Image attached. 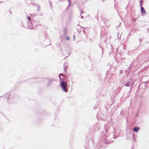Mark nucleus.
<instances>
[{"instance_id":"6e6552de","label":"nucleus","mask_w":149,"mask_h":149,"mask_svg":"<svg viewBox=\"0 0 149 149\" xmlns=\"http://www.w3.org/2000/svg\"><path fill=\"white\" fill-rule=\"evenodd\" d=\"M125 85L127 86H129V84H127L126 85Z\"/></svg>"},{"instance_id":"7ed1b4c3","label":"nucleus","mask_w":149,"mask_h":149,"mask_svg":"<svg viewBox=\"0 0 149 149\" xmlns=\"http://www.w3.org/2000/svg\"><path fill=\"white\" fill-rule=\"evenodd\" d=\"M141 12L142 13H145V11L143 8L142 7H141Z\"/></svg>"},{"instance_id":"423d86ee","label":"nucleus","mask_w":149,"mask_h":149,"mask_svg":"<svg viewBox=\"0 0 149 149\" xmlns=\"http://www.w3.org/2000/svg\"><path fill=\"white\" fill-rule=\"evenodd\" d=\"M61 75H62V76H63V74H59V78H60V79H61V77H60V76Z\"/></svg>"},{"instance_id":"39448f33","label":"nucleus","mask_w":149,"mask_h":149,"mask_svg":"<svg viewBox=\"0 0 149 149\" xmlns=\"http://www.w3.org/2000/svg\"><path fill=\"white\" fill-rule=\"evenodd\" d=\"M28 19L30 21L31 20V18L30 17H27Z\"/></svg>"},{"instance_id":"0eeeda50","label":"nucleus","mask_w":149,"mask_h":149,"mask_svg":"<svg viewBox=\"0 0 149 149\" xmlns=\"http://www.w3.org/2000/svg\"><path fill=\"white\" fill-rule=\"evenodd\" d=\"M66 39L67 40H69V38L68 37H67L66 38Z\"/></svg>"},{"instance_id":"f257e3e1","label":"nucleus","mask_w":149,"mask_h":149,"mask_svg":"<svg viewBox=\"0 0 149 149\" xmlns=\"http://www.w3.org/2000/svg\"><path fill=\"white\" fill-rule=\"evenodd\" d=\"M60 85L63 91L64 92L67 93V83L62 81L61 82Z\"/></svg>"},{"instance_id":"20e7f679","label":"nucleus","mask_w":149,"mask_h":149,"mask_svg":"<svg viewBox=\"0 0 149 149\" xmlns=\"http://www.w3.org/2000/svg\"><path fill=\"white\" fill-rule=\"evenodd\" d=\"M142 1H140V6L141 7H142Z\"/></svg>"},{"instance_id":"f03ea898","label":"nucleus","mask_w":149,"mask_h":149,"mask_svg":"<svg viewBox=\"0 0 149 149\" xmlns=\"http://www.w3.org/2000/svg\"><path fill=\"white\" fill-rule=\"evenodd\" d=\"M139 127H135L133 129V130L136 132H137L139 130Z\"/></svg>"}]
</instances>
